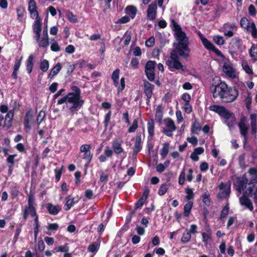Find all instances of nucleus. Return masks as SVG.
Segmentation results:
<instances>
[{
  "label": "nucleus",
  "mask_w": 257,
  "mask_h": 257,
  "mask_svg": "<svg viewBox=\"0 0 257 257\" xmlns=\"http://www.w3.org/2000/svg\"><path fill=\"white\" fill-rule=\"evenodd\" d=\"M138 127V120L137 119H135L133 120L132 125L128 129V132L130 133L135 132Z\"/></svg>",
  "instance_id": "c03bdc74"
},
{
  "label": "nucleus",
  "mask_w": 257,
  "mask_h": 257,
  "mask_svg": "<svg viewBox=\"0 0 257 257\" xmlns=\"http://www.w3.org/2000/svg\"><path fill=\"white\" fill-rule=\"evenodd\" d=\"M252 102V97L251 94L249 92H247V96L245 99V103L247 109H249Z\"/></svg>",
  "instance_id": "a19ab883"
},
{
  "label": "nucleus",
  "mask_w": 257,
  "mask_h": 257,
  "mask_svg": "<svg viewBox=\"0 0 257 257\" xmlns=\"http://www.w3.org/2000/svg\"><path fill=\"white\" fill-rule=\"evenodd\" d=\"M38 249L40 251H43L45 247V243L43 240L41 239L38 241L37 244Z\"/></svg>",
  "instance_id": "69168bd1"
},
{
  "label": "nucleus",
  "mask_w": 257,
  "mask_h": 257,
  "mask_svg": "<svg viewBox=\"0 0 257 257\" xmlns=\"http://www.w3.org/2000/svg\"><path fill=\"white\" fill-rule=\"evenodd\" d=\"M16 156H17L16 154L11 155L9 156V157L7 159V162L8 164H9V165H12V166L14 165V163H15L14 158Z\"/></svg>",
  "instance_id": "13d9d810"
},
{
  "label": "nucleus",
  "mask_w": 257,
  "mask_h": 257,
  "mask_svg": "<svg viewBox=\"0 0 257 257\" xmlns=\"http://www.w3.org/2000/svg\"><path fill=\"white\" fill-rule=\"evenodd\" d=\"M110 116H111V111H109L105 115L104 123L105 124V126L106 127L108 126V124L109 123V121L110 119Z\"/></svg>",
  "instance_id": "e2e57ef3"
},
{
  "label": "nucleus",
  "mask_w": 257,
  "mask_h": 257,
  "mask_svg": "<svg viewBox=\"0 0 257 257\" xmlns=\"http://www.w3.org/2000/svg\"><path fill=\"white\" fill-rule=\"evenodd\" d=\"M141 149H142L141 144L135 143L134 147L133 148L134 154L136 155L137 153H138L141 151Z\"/></svg>",
  "instance_id": "5fc2aeb1"
},
{
  "label": "nucleus",
  "mask_w": 257,
  "mask_h": 257,
  "mask_svg": "<svg viewBox=\"0 0 257 257\" xmlns=\"http://www.w3.org/2000/svg\"><path fill=\"white\" fill-rule=\"evenodd\" d=\"M241 66L242 69L245 71V72L248 74H252L253 71L251 68L249 66L248 62L245 60H242L241 61Z\"/></svg>",
  "instance_id": "c756f323"
},
{
  "label": "nucleus",
  "mask_w": 257,
  "mask_h": 257,
  "mask_svg": "<svg viewBox=\"0 0 257 257\" xmlns=\"http://www.w3.org/2000/svg\"><path fill=\"white\" fill-rule=\"evenodd\" d=\"M19 194V191L18 190V188L17 187L14 186L11 187L10 194L12 199H14L18 197Z\"/></svg>",
  "instance_id": "e433bc0d"
},
{
  "label": "nucleus",
  "mask_w": 257,
  "mask_h": 257,
  "mask_svg": "<svg viewBox=\"0 0 257 257\" xmlns=\"http://www.w3.org/2000/svg\"><path fill=\"white\" fill-rule=\"evenodd\" d=\"M201 234L203 238V241L204 244L207 245L208 240L211 239L212 234L206 232H202Z\"/></svg>",
  "instance_id": "de8ad7c7"
},
{
  "label": "nucleus",
  "mask_w": 257,
  "mask_h": 257,
  "mask_svg": "<svg viewBox=\"0 0 257 257\" xmlns=\"http://www.w3.org/2000/svg\"><path fill=\"white\" fill-rule=\"evenodd\" d=\"M240 25L241 28L249 32L253 38H257V29L254 22H249L246 18L243 17L240 20Z\"/></svg>",
  "instance_id": "39448f33"
},
{
  "label": "nucleus",
  "mask_w": 257,
  "mask_h": 257,
  "mask_svg": "<svg viewBox=\"0 0 257 257\" xmlns=\"http://www.w3.org/2000/svg\"><path fill=\"white\" fill-rule=\"evenodd\" d=\"M155 67L156 63L153 61H149L145 66V72L148 79L151 81H154L155 78L154 72Z\"/></svg>",
  "instance_id": "9b49d317"
},
{
  "label": "nucleus",
  "mask_w": 257,
  "mask_h": 257,
  "mask_svg": "<svg viewBox=\"0 0 257 257\" xmlns=\"http://www.w3.org/2000/svg\"><path fill=\"white\" fill-rule=\"evenodd\" d=\"M148 131L150 137H153L154 135V127L155 124L154 120L151 119L148 122Z\"/></svg>",
  "instance_id": "7c9ffc66"
},
{
  "label": "nucleus",
  "mask_w": 257,
  "mask_h": 257,
  "mask_svg": "<svg viewBox=\"0 0 257 257\" xmlns=\"http://www.w3.org/2000/svg\"><path fill=\"white\" fill-rule=\"evenodd\" d=\"M184 110L187 113H190L192 112V108L191 105L190 104L189 102H187L185 103L184 106Z\"/></svg>",
  "instance_id": "774afa93"
},
{
  "label": "nucleus",
  "mask_w": 257,
  "mask_h": 257,
  "mask_svg": "<svg viewBox=\"0 0 257 257\" xmlns=\"http://www.w3.org/2000/svg\"><path fill=\"white\" fill-rule=\"evenodd\" d=\"M12 120H11V119H5L3 127L5 130H8L12 126Z\"/></svg>",
  "instance_id": "680f3d73"
},
{
  "label": "nucleus",
  "mask_w": 257,
  "mask_h": 257,
  "mask_svg": "<svg viewBox=\"0 0 257 257\" xmlns=\"http://www.w3.org/2000/svg\"><path fill=\"white\" fill-rule=\"evenodd\" d=\"M209 168L208 164L207 162H204L201 163L200 165V169L202 172L206 171Z\"/></svg>",
  "instance_id": "338daca9"
},
{
  "label": "nucleus",
  "mask_w": 257,
  "mask_h": 257,
  "mask_svg": "<svg viewBox=\"0 0 257 257\" xmlns=\"http://www.w3.org/2000/svg\"><path fill=\"white\" fill-rule=\"evenodd\" d=\"M50 48L51 50L53 52H58L61 50L60 47L56 42H54L51 44Z\"/></svg>",
  "instance_id": "603ef678"
},
{
  "label": "nucleus",
  "mask_w": 257,
  "mask_h": 257,
  "mask_svg": "<svg viewBox=\"0 0 257 257\" xmlns=\"http://www.w3.org/2000/svg\"><path fill=\"white\" fill-rule=\"evenodd\" d=\"M229 212V206L228 205H226L221 212L220 216L221 218H225L228 214Z\"/></svg>",
  "instance_id": "6e6d98bb"
},
{
  "label": "nucleus",
  "mask_w": 257,
  "mask_h": 257,
  "mask_svg": "<svg viewBox=\"0 0 257 257\" xmlns=\"http://www.w3.org/2000/svg\"><path fill=\"white\" fill-rule=\"evenodd\" d=\"M219 192L217 196L220 199H225L228 197L230 193V183H224L221 182L219 185Z\"/></svg>",
  "instance_id": "6e6552de"
},
{
  "label": "nucleus",
  "mask_w": 257,
  "mask_h": 257,
  "mask_svg": "<svg viewBox=\"0 0 257 257\" xmlns=\"http://www.w3.org/2000/svg\"><path fill=\"white\" fill-rule=\"evenodd\" d=\"M29 215H32V181L31 183L30 193L28 197V206H26L23 212V218L26 219Z\"/></svg>",
  "instance_id": "f8f14e48"
},
{
  "label": "nucleus",
  "mask_w": 257,
  "mask_h": 257,
  "mask_svg": "<svg viewBox=\"0 0 257 257\" xmlns=\"http://www.w3.org/2000/svg\"><path fill=\"white\" fill-rule=\"evenodd\" d=\"M74 198L71 196H68L66 198V203L64 205V209L67 211L69 210L74 204Z\"/></svg>",
  "instance_id": "b1692460"
},
{
  "label": "nucleus",
  "mask_w": 257,
  "mask_h": 257,
  "mask_svg": "<svg viewBox=\"0 0 257 257\" xmlns=\"http://www.w3.org/2000/svg\"><path fill=\"white\" fill-rule=\"evenodd\" d=\"M125 37V40L124 41V44L125 45H128L131 41L132 38L131 32L127 31L124 35Z\"/></svg>",
  "instance_id": "49530a36"
},
{
  "label": "nucleus",
  "mask_w": 257,
  "mask_h": 257,
  "mask_svg": "<svg viewBox=\"0 0 257 257\" xmlns=\"http://www.w3.org/2000/svg\"><path fill=\"white\" fill-rule=\"evenodd\" d=\"M185 192L187 194V195L185 196L186 200L189 201L193 198L194 193L192 189L187 188L186 189Z\"/></svg>",
  "instance_id": "37998d69"
},
{
  "label": "nucleus",
  "mask_w": 257,
  "mask_h": 257,
  "mask_svg": "<svg viewBox=\"0 0 257 257\" xmlns=\"http://www.w3.org/2000/svg\"><path fill=\"white\" fill-rule=\"evenodd\" d=\"M203 202L206 205L208 206L210 203V195L208 192L207 191L204 192L202 196Z\"/></svg>",
  "instance_id": "c9c22d12"
},
{
  "label": "nucleus",
  "mask_w": 257,
  "mask_h": 257,
  "mask_svg": "<svg viewBox=\"0 0 257 257\" xmlns=\"http://www.w3.org/2000/svg\"><path fill=\"white\" fill-rule=\"evenodd\" d=\"M222 70L224 73L229 78L233 79L238 76L236 70L233 67V65L229 62L224 63Z\"/></svg>",
  "instance_id": "0eeeda50"
},
{
  "label": "nucleus",
  "mask_w": 257,
  "mask_h": 257,
  "mask_svg": "<svg viewBox=\"0 0 257 257\" xmlns=\"http://www.w3.org/2000/svg\"><path fill=\"white\" fill-rule=\"evenodd\" d=\"M169 184L167 183H164L162 184L158 190V194L160 196L164 195L168 190Z\"/></svg>",
  "instance_id": "2f4dec72"
},
{
  "label": "nucleus",
  "mask_w": 257,
  "mask_h": 257,
  "mask_svg": "<svg viewBox=\"0 0 257 257\" xmlns=\"http://www.w3.org/2000/svg\"><path fill=\"white\" fill-rule=\"evenodd\" d=\"M62 68V66L60 63H58L53 68L51 69L48 75V78L52 79L55 76L59 73Z\"/></svg>",
  "instance_id": "5701e85b"
},
{
  "label": "nucleus",
  "mask_w": 257,
  "mask_h": 257,
  "mask_svg": "<svg viewBox=\"0 0 257 257\" xmlns=\"http://www.w3.org/2000/svg\"><path fill=\"white\" fill-rule=\"evenodd\" d=\"M67 17L69 21L72 23H76L77 22V18L76 16L71 12H68L67 14Z\"/></svg>",
  "instance_id": "09e8293b"
},
{
  "label": "nucleus",
  "mask_w": 257,
  "mask_h": 257,
  "mask_svg": "<svg viewBox=\"0 0 257 257\" xmlns=\"http://www.w3.org/2000/svg\"><path fill=\"white\" fill-rule=\"evenodd\" d=\"M239 203L245 209H247L250 211L253 210V206L251 201L244 194L240 197Z\"/></svg>",
  "instance_id": "f3484780"
},
{
  "label": "nucleus",
  "mask_w": 257,
  "mask_h": 257,
  "mask_svg": "<svg viewBox=\"0 0 257 257\" xmlns=\"http://www.w3.org/2000/svg\"><path fill=\"white\" fill-rule=\"evenodd\" d=\"M191 237V235L190 232H187L186 233H184L181 238V241L183 243L188 242L190 240Z\"/></svg>",
  "instance_id": "3c124183"
},
{
  "label": "nucleus",
  "mask_w": 257,
  "mask_h": 257,
  "mask_svg": "<svg viewBox=\"0 0 257 257\" xmlns=\"http://www.w3.org/2000/svg\"><path fill=\"white\" fill-rule=\"evenodd\" d=\"M193 206V202L188 201L184 206V215L186 217L189 216Z\"/></svg>",
  "instance_id": "c85d7f7f"
},
{
  "label": "nucleus",
  "mask_w": 257,
  "mask_h": 257,
  "mask_svg": "<svg viewBox=\"0 0 257 257\" xmlns=\"http://www.w3.org/2000/svg\"><path fill=\"white\" fill-rule=\"evenodd\" d=\"M157 5L156 2L151 3L147 10V17L150 21L156 19L157 14Z\"/></svg>",
  "instance_id": "ddd939ff"
},
{
  "label": "nucleus",
  "mask_w": 257,
  "mask_h": 257,
  "mask_svg": "<svg viewBox=\"0 0 257 257\" xmlns=\"http://www.w3.org/2000/svg\"><path fill=\"white\" fill-rule=\"evenodd\" d=\"M169 144L165 143L163 144V147L161 150L160 154L162 159H164L169 153Z\"/></svg>",
  "instance_id": "cd10ccee"
},
{
  "label": "nucleus",
  "mask_w": 257,
  "mask_h": 257,
  "mask_svg": "<svg viewBox=\"0 0 257 257\" xmlns=\"http://www.w3.org/2000/svg\"><path fill=\"white\" fill-rule=\"evenodd\" d=\"M59 228V225L57 223H50L47 226V228L49 230L54 231L57 230Z\"/></svg>",
  "instance_id": "0e129e2a"
},
{
  "label": "nucleus",
  "mask_w": 257,
  "mask_h": 257,
  "mask_svg": "<svg viewBox=\"0 0 257 257\" xmlns=\"http://www.w3.org/2000/svg\"><path fill=\"white\" fill-rule=\"evenodd\" d=\"M238 127L240 131V133L241 135H242L244 139V144H245L247 143V132L248 127L245 123V120L243 119H241L240 122H239Z\"/></svg>",
  "instance_id": "dca6fc26"
},
{
  "label": "nucleus",
  "mask_w": 257,
  "mask_h": 257,
  "mask_svg": "<svg viewBox=\"0 0 257 257\" xmlns=\"http://www.w3.org/2000/svg\"><path fill=\"white\" fill-rule=\"evenodd\" d=\"M210 89L214 98L219 97L221 101L225 103L233 102L238 95V91L235 87H228L224 82L212 85Z\"/></svg>",
  "instance_id": "7ed1b4c3"
},
{
  "label": "nucleus",
  "mask_w": 257,
  "mask_h": 257,
  "mask_svg": "<svg viewBox=\"0 0 257 257\" xmlns=\"http://www.w3.org/2000/svg\"><path fill=\"white\" fill-rule=\"evenodd\" d=\"M27 70L29 74L32 71V54H30L28 57L27 62Z\"/></svg>",
  "instance_id": "58836bf2"
},
{
  "label": "nucleus",
  "mask_w": 257,
  "mask_h": 257,
  "mask_svg": "<svg viewBox=\"0 0 257 257\" xmlns=\"http://www.w3.org/2000/svg\"><path fill=\"white\" fill-rule=\"evenodd\" d=\"M18 19L20 21H23L26 17V11L25 8L23 6H19L17 8Z\"/></svg>",
  "instance_id": "4be33fe9"
},
{
  "label": "nucleus",
  "mask_w": 257,
  "mask_h": 257,
  "mask_svg": "<svg viewBox=\"0 0 257 257\" xmlns=\"http://www.w3.org/2000/svg\"><path fill=\"white\" fill-rule=\"evenodd\" d=\"M10 106L12 107V109L10 110L12 111L13 112H15V111L19 110L20 104L17 100L12 99L10 102Z\"/></svg>",
  "instance_id": "473e14b6"
},
{
  "label": "nucleus",
  "mask_w": 257,
  "mask_h": 257,
  "mask_svg": "<svg viewBox=\"0 0 257 257\" xmlns=\"http://www.w3.org/2000/svg\"><path fill=\"white\" fill-rule=\"evenodd\" d=\"M185 179V173L184 171H182L179 175V181H178L179 184L180 185H182L184 183Z\"/></svg>",
  "instance_id": "bf43d9fd"
},
{
  "label": "nucleus",
  "mask_w": 257,
  "mask_h": 257,
  "mask_svg": "<svg viewBox=\"0 0 257 257\" xmlns=\"http://www.w3.org/2000/svg\"><path fill=\"white\" fill-rule=\"evenodd\" d=\"M253 189L252 187H250L248 189V193L249 195L252 194L253 195V199L255 203H257V188L253 192Z\"/></svg>",
  "instance_id": "4d7b16f0"
},
{
  "label": "nucleus",
  "mask_w": 257,
  "mask_h": 257,
  "mask_svg": "<svg viewBox=\"0 0 257 257\" xmlns=\"http://www.w3.org/2000/svg\"><path fill=\"white\" fill-rule=\"evenodd\" d=\"M171 25L176 42L174 43L175 49L171 52L170 56L166 61V64L169 68L184 71V66L180 61L179 56L184 58L189 56L188 38L174 20H171Z\"/></svg>",
  "instance_id": "f257e3e1"
},
{
  "label": "nucleus",
  "mask_w": 257,
  "mask_h": 257,
  "mask_svg": "<svg viewBox=\"0 0 257 257\" xmlns=\"http://www.w3.org/2000/svg\"><path fill=\"white\" fill-rule=\"evenodd\" d=\"M32 119V113L31 109L29 110L26 113L24 118V124L25 127H28L30 121Z\"/></svg>",
  "instance_id": "72a5a7b5"
},
{
  "label": "nucleus",
  "mask_w": 257,
  "mask_h": 257,
  "mask_svg": "<svg viewBox=\"0 0 257 257\" xmlns=\"http://www.w3.org/2000/svg\"><path fill=\"white\" fill-rule=\"evenodd\" d=\"M154 85L152 84L148 81L144 82V93L146 95L147 103L149 104L150 102V99L153 94V90L154 89Z\"/></svg>",
  "instance_id": "a211bd4d"
},
{
  "label": "nucleus",
  "mask_w": 257,
  "mask_h": 257,
  "mask_svg": "<svg viewBox=\"0 0 257 257\" xmlns=\"http://www.w3.org/2000/svg\"><path fill=\"white\" fill-rule=\"evenodd\" d=\"M122 141L121 139H116L112 142V147L114 153L116 154H120L123 152V149L121 147Z\"/></svg>",
  "instance_id": "6ab92c4d"
},
{
  "label": "nucleus",
  "mask_w": 257,
  "mask_h": 257,
  "mask_svg": "<svg viewBox=\"0 0 257 257\" xmlns=\"http://www.w3.org/2000/svg\"><path fill=\"white\" fill-rule=\"evenodd\" d=\"M249 55L253 62L257 61V46L253 44L249 49Z\"/></svg>",
  "instance_id": "bb28decb"
},
{
  "label": "nucleus",
  "mask_w": 257,
  "mask_h": 257,
  "mask_svg": "<svg viewBox=\"0 0 257 257\" xmlns=\"http://www.w3.org/2000/svg\"><path fill=\"white\" fill-rule=\"evenodd\" d=\"M125 11L132 19H134L137 14V9L133 6H128L125 8Z\"/></svg>",
  "instance_id": "393cba45"
},
{
  "label": "nucleus",
  "mask_w": 257,
  "mask_h": 257,
  "mask_svg": "<svg viewBox=\"0 0 257 257\" xmlns=\"http://www.w3.org/2000/svg\"><path fill=\"white\" fill-rule=\"evenodd\" d=\"M247 184H249L248 180L245 175H243L241 178L237 179L235 185L236 190L241 193L245 189Z\"/></svg>",
  "instance_id": "4468645a"
},
{
  "label": "nucleus",
  "mask_w": 257,
  "mask_h": 257,
  "mask_svg": "<svg viewBox=\"0 0 257 257\" xmlns=\"http://www.w3.org/2000/svg\"><path fill=\"white\" fill-rule=\"evenodd\" d=\"M192 133L193 134H197L201 130L200 124L196 120H195L192 124Z\"/></svg>",
  "instance_id": "4c0bfd02"
},
{
  "label": "nucleus",
  "mask_w": 257,
  "mask_h": 257,
  "mask_svg": "<svg viewBox=\"0 0 257 257\" xmlns=\"http://www.w3.org/2000/svg\"><path fill=\"white\" fill-rule=\"evenodd\" d=\"M99 245L96 243H93L88 247V250L91 252H97L98 250Z\"/></svg>",
  "instance_id": "79ce46f5"
},
{
  "label": "nucleus",
  "mask_w": 257,
  "mask_h": 257,
  "mask_svg": "<svg viewBox=\"0 0 257 257\" xmlns=\"http://www.w3.org/2000/svg\"><path fill=\"white\" fill-rule=\"evenodd\" d=\"M71 89L74 92H70L58 100V104L65 103V108L63 110L66 111V116H72L82 106L84 101L81 96V90L76 86H72Z\"/></svg>",
  "instance_id": "f03ea898"
},
{
  "label": "nucleus",
  "mask_w": 257,
  "mask_h": 257,
  "mask_svg": "<svg viewBox=\"0 0 257 257\" xmlns=\"http://www.w3.org/2000/svg\"><path fill=\"white\" fill-rule=\"evenodd\" d=\"M36 4L33 3V15L36 17L34 25V31L35 33V39L40 47L47 48L49 45V38L47 26H46L43 31V37L40 40V34L42 30V21L39 17L38 13L36 10Z\"/></svg>",
  "instance_id": "20e7f679"
},
{
  "label": "nucleus",
  "mask_w": 257,
  "mask_h": 257,
  "mask_svg": "<svg viewBox=\"0 0 257 257\" xmlns=\"http://www.w3.org/2000/svg\"><path fill=\"white\" fill-rule=\"evenodd\" d=\"M155 44V38L151 37L146 41V45L147 47H151Z\"/></svg>",
  "instance_id": "052dcab7"
},
{
  "label": "nucleus",
  "mask_w": 257,
  "mask_h": 257,
  "mask_svg": "<svg viewBox=\"0 0 257 257\" xmlns=\"http://www.w3.org/2000/svg\"><path fill=\"white\" fill-rule=\"evenodd\" d=\"M55 250L57 252H66L69 250V246L67 244L63 246H59L55 248Z\"/></svg>",
  "instance_id": "a18cd8bd"
},
{
  "label": "nucleus",
  "mask_w": 257,
  "mask_h": 257,
  "mask_svg": "<svg viewBox=\"0 0 257 257\" xmlns=\"http://www.w3.org/2000/svg\"><path fill=\"white\" fill-rule=\"evenodd\" d=\"M45 112L44 111H40L37 116V121L38 123H40L45 117Z\"/></svg>",
  "instance_id": "864d4df0"
},
{
  "label": "nucleus",
  "mask_w": 257,
  "mask_h": 257,
  "mask_svg": "<svg viewBox=\"0 0 257 257\" xmlns=\"http://www.w3.org/2000/svg\"><path fill=\"white\" fill-rule=\"evenodd\" d=\"M164 122L166 127L163 129L162 132L168 137H172L173 132L176 130L174 121L172 119L168 118L164 120Z\"/></svg>",
  "instance_id": "1a4fd4ad"
},
{
  "label": "nucleus",
  "mask_w": 257,
  "mask_h": 257,
  "mask_svg": "<svg viewBox=\"0 0 257 257\" xmlns=\"http://www.w3.org/2000/svg\"><path fill=\"white\" fill-rule=\"evenodd\" d=\"M209 109L210 111L217 113L219 115L224 118L225 119H228L231 116L230 113L224 107L218 105H213L209 107Z\"/></svg>",
  "instance_id": "423d86ee"
},
{
  "label": "nucleus",
  "mask_w": 257,
  "mask_h": 257,
  "mask_svg": "<svg viewBox=\"0 0 257 257\" xmlns=\"http://www.w3.org/2000/svg\"><path fill=\"white\" fill-rule=\"evenodd\" d=\"M49 67V62L47 60H44L40 64V68L43 72H46Z\"/></svg>",
  "instance_id": "ea45409f"
},
{
  "label": "nucleus",
  "mask_w": 257,
  "mask_h": 257,
  "mask_svg": "<svg viewBox=\"0 0 257 257\" xmlns=\"http://www.w3.org/2000/svg\"><path fill=\"white\" fill-rule=\"evenodd\" d=\"M119 69H116L112 72L111 75V79H112L114 85L115 87H118L119 84L118 79L119 76Z\"/></svg>",
  "instance_id": "a878e982"
},
{
  "label": "nucleus",
  "mask_w": 257,
  "mask_h": 257,
  "mask_svg": "<svg viewBox=\"0 0 257 257\" xmlns=\"http://www.w3.org/2000/svg\"><path fill=\"white\" fill-rule=\"evenodd\" d=\"M236 31V26L233 23H225L223 25V32L224 35L228 37H231L233 36L234 31Z\"/></svg>",
  "instance_id": "2eb2a0df"
},
{
  "label": "nucleus",
  "mask_w": 257,
  "mask_h": 257,
  "mask_svg": "<svg viewBox=\"0 0 257 257\" xmlns=\"http://www.w3.org/2000/svg\"><path fill=\"white\" fill-rule=\"evenodd\" d=\"M225 123L229 127H233L235 124V119L233 116H232L231 113L230 118H229L228 119H225Z\"/></svg>",
  "instance_id": "8fccbe9b"
},
{
  "label": "nucleus",
  "mask_w": 257,
  "mask_h": 257,
  "mask_svg": "<svg viewBox=\"0 0 257 257\" xmlns=\"http://www.w3.org/2000/svg\"><path fill=\"white\" fill-rule=\"evenodd\" d=\"M46 208L48 212L53 215L57 214L61 210L60 206L57 205H54L52 203H48L46 205Z\"/></svg>",
  "instance_id": "aec40b11"
},
{
  "label": "nucleus",
  "mask_w": 257,
  "mask_h": 257,
  "mask_svg": "<svg viewBox=\"0 0 257 257\" xmlns=\"http://www.w3.org/2000/svg\"><path fill=\"white\" fill-rule=\"evenodd\" d=\"M199 36L202 44L206 49L212 51L217 50L215 47L213 46V45L209 41H208L205 37H204L202 34H200Z\"/></svg>",
  "instance_id": "412c9836"
},
{
  "label": "nucleus",
  "mask_w": 257,
  "mask_h": 257,
  "mask_svg": "<svg viewBox=\"0 0 257 257\" xmlns=\"http://www.w3.org/2000/svg\"><path fill=\"white\" fill-rule=\"evenodd\" d=\"M213 40L215 43L218 45H223L225 43L224 38L221 36H215L213 38Z\"/></svg>",
  "instance_id": "f704fd0d"
},
{
  "label": "nucleus",
  "mask_w": 257,
  "mask_h": 257,
  "mask_svg": "<svg viewBox=\"0 0 257 257\" xmlns=\"http://www.w3.org/2000/svg\"><path fill=\"white\" fill-rule=\"evenodd\" d=\"M91 146L90 144H83L80 147V151L83 153L82 159L89 164L92 158V154L91 152Z\"/></svg>",
  "instance_id": "9d476101"
}]
</instances>
